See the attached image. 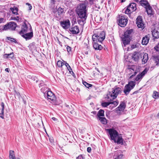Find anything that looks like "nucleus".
<instances>
[{"label": "nucleus", "instance_id": "58836bf2", "mask_svg": "<svg viewBox=\"0 0 159 159\" xmlns=\"http://www.w3.org/2000/svg\"><path fill=\"white\" fill-rule=\"evenodd\" d=\"M83 84L86 87L88 88L93 86L92 84H89L85 81H83Z\"/></svg>", "mask_w": 159, "mask_h": 159}, {"label": "nucleus", "instance_id": "423d86ee", "mask_svg": "<svg viewBox=\"0 0 159 159\" xmlns=\"http://www.w3.org/2000/svg\"><path fill=\"white\" fill-rule=\"evenodd\" d=\"M53 12L55 14L57 17L61 18L64 13V8L60 7H57L56 8L53 9Z\"/></svg>", "mask_w": 159, "mask_h": 159}, {"label": "nucleus", "instance_id": "dca6fc26", "mask_svg": "<svg viewBox=\"0 0 159 159\" xmlns=\"http://www.w3.org/2000/svg\"><path fill=\"white\" fill-rule=\"evenodd\" d=\"M48 99L52 101L55 100V97L54 95L51 91H48L46 93Z\"/></svg>", "mask_w": 159, "mask_h": 159}, {"label": "nucleus", "instance_id": "bb28decb", "mask_svg": "<svg viewBox=\"0 0 159 159\" xmlns=\"http://www.w3.org/2000/svg\"><path fill=\"white\" fill-rule=\"evenodd\" d=\"M1 106L2 107L1 112L0 113V117L2 119H4V104L3 102L1 103Z\"/></svg>", "mask_w": 159, "mask_h": 159}, {"label": "nucleus", "instance_id": "e2e57ef3", "mask_svg": "<svg viewBox=\"0 0 159 159\" xmlns=\"http://www.w3.org/2000/svg\"><path fill=\"white\" fill-rule=\"evenodd\" d=\"M96 69L97 70L99 73H100V71L98 69V68H96Z\"/></svg>", "mask_w": 159, "mask_h": 159}, {"label": "nucleus", "instance_id": "5701e85b", "mask_svg": "<svg viewBox=\"0 0 159 159\" xmlns=\"http://www.w3.org/2000/svg\"><path fill=\"white\" fill-rule=\"evenodd\" d=\"M131 89H132L129 87V86L126 84L124 87V92L125 95H127L129 94Z\"/></svg>", "mask_w": 159, "mask_h": 159}, {"label": "nucleus", "instance_id": "3c124183", "mask_svg": "<svg viewBox=\"0 0 159 159\" xmlns=\"http://www.w3.org/2000/svg\"><path fill=\"white\" fill-rule=\"evenodd\" d=\"M122 156V154H120L118 155L117 157L115 158L114 159H121Z\"/></svg>", "mask_w": 159, "mask_h": 159}, {"label": "nucleus", "instance_id": "39448f33", "mask_svg": "<svg viewBox=\"0 0 159 159\" xmlns=\"http://www.w3.org/2000/svg\"><path fill=\"white\" fill-rule=\"evenodd\" d=\"M118 24L121 27H124L128 23L127 16L121 14L118 16Z\"/></svg>", "mask_w": 159, "mask_h": 159}, {"label": "nucleus", "instance_id": "b1692460", "mask_svg": "<svg viewBox=\"0 0 159 159\" xmlns=\"http://www.w3.org/2000/svg\"><path fill=\"white\" fill-rule=\"evenodd\" d=\"M142 53L143 54L142 56L143 58L142 59V62L144 64H145L147 62L148 59V54L146 53Z\"/></svg>", "mask_w": 159, "mask_h": 159}, {"label": "nucleus", "instance_id": "2eb2a0df", "mask_svg": "<svg viewBox=\"0 0 159 159\" xmlns=\"http://www.w3.org/2000/svg\"><path fill=\"white\" fill-rule=\"evenodd\" d=\"M76 12L80 18L86 19L87 16L86 11H76Z\"/></svg>", "mask_w": 159, "mask_h": 159}, {"label": "nucleus", "instance_id": "09e8293b", "mask_svg": "<svg viewBox=\"0 0 159 159\" xmlns=\"http://www.w3.org/2000/svg\"><path fill=\"white\" fill-rule=\"evenodd\" d=\"M66 50L68 52H70L71 51V48L69 46H67L66 47Z\"/></svg>", "mask_w": 159, "mask_h": 159}, {"label": "nucleus", "instance_id": "7c9ffc66", "mask_svg": "<svg viewBox=\"0 0 159 159\" xmlns=\"http://www.w3.org/2000/svg\"><path fill=\"white\" fill-rule=\"evenodd\" d=\"M127 85H128V86H129V87L131 89H133L135 86V81H130L129 82L128 84Z\"/></svg>", "mask_w": 159, "mask_h": 159}, {"label": "nucleus", "instance_id": "4be33fe9", "mask_svg": "<svg viewBox=\"0 0 159 159\" xmlns=\"http://www.w3.org/2000/svg\"><path fill=\"white\" fill-rule=\"evenodd\" d=\"M152 34L154 38L157 39L159 38V31L155 29L152 31Z\"/></svg>", "mask_w": 159, "mask_h": 159}, {"label": "nucleus", "instance_id": "052dcab7", "mask_svg": "<svg viewBox=\"0 0 159 159\" xmlns=\"http://www.w3.org/2000/svg\"><path fill=\"white\" fill-rule=\"evenodd\" d=\"M5 70L7 71V72H9V69L7 68H6L5 69Z\"/></svg>", "mask_w": 159, "mask_h": 159}, {"label": "nucleus", "instance_id": "c9c22d12", "mask_svg": "<svg viewBox=\"0 0 159 159\" xmlns=\"http://www.w3.org/2000/svg\"><path fill=\"white\" fill-rule=\"evenodd\" d=\"M97 116L98 117H100V116H104V111L103 110L100 109L98 112L97 114Z\"/></svg>", "mask_w": 159, "mask_h": 159}, {"label": "nucleus", "instance_id": "f704fd0d", "mask_svg": "<svg viewBox=\"0 0 159 159\" xmlns=\"http://www.w3.org/2000/svg\"><path fill=\"white\" fill-rule=\"evenodd\" d=\"M99 120L102 123L106 124L107 123V120L105 117H99Z\"/></svg>", "mask_w": 159, "mask_h": 159}, {"label": "nucleus", "instance_id": "c85d7f7f", "mask_svg": "<svg viewBox=\"0 0 159 159\" xmlns=\"http://www.w3.org/2000/svg\"><path fill=\"white\" fill-rule=\"evenodd\" d=\"M123 42L124 46H125L126 45L129 44L130 42L129 38L124 37L123 38Z\"/></svg>", "mask_w": 159, "mask_h": 159}, {"label": "nucleus", "instance_id": "ddd939ff", "mask_svg": "<svg viewBox=\"0 0 159 159\" xmlns=\"http://www.w3.org/2000/svg\"><path fill=\"white\" fill-rule=\"evenodd\" d=\"M31 29V27H30V29H29L26 24L23 25L21 27V30L19 32V34L21 35L24 34L29 32V30L30 31Z\"/></svg>", "mask_w": 159, "mask_h": 159}, {"label": "nucleus", "instance_id": "de8ad7c7", "mask_svg": "<svg viewBox=\"0 0 159 159\" xmlns=\"http://www.w3.org/2000/svg\"><path fill=\"white\" fill-rule=\"evenodd\" d=\"M7 39L8 40H11L12 42H15L16 41V39L14 38H12L9 37H7Z\"/></svg>", "mask_w": 159, "mask_h": 159}, {"label": "nucleus", "instance_id": "2f4dec72", "mask_svg": "<svg viewBox=\"0 0 159 159\" xmlns=\"http://www.w3.org/2000/svg\"><path fill=\"white\" fill-rule=\"evenodd\" d=\"M10 10L13 14L16 15L18 14V8L17 7H11L10 8Z\"/></svg>", "mask_w": 159, "mask_h": 159}, {"label": "nucleus", "instance_id": "c756f323", "mask_svg": "<svg viewBox=\"0 0 159 159\" xmlns=\"http://www.w3.org/2000/svg\"><path fill=\"white\" fill-rule=\"evenodd\" d=\"M140 4L143 6H146L147 7L149 4L147 1L144 0H141L140 1Z\"/></svg>", "mask_w": 159, "mask_h": 159}, {"label": "nucleus", "instance_id": "69168bd1", "mask_svg": "<svg viewBox=\"0 0 159 159\" xmlns=\"http://www.w3.org/2000/svg\"><path fill=\"white\" fill-rule=\"evenodd\" d=\"M23 101H24V103L25 104H26V102L25 101H24V100H23Z\"/></svg>", "mask_w": 159, "mask_h": 159}, {"label": "nucleus", "instance_id": "f03ea898", "mask_svg": "<svg viewBox=\"0 0 159 159\" xmlns=\"http://www.w3.org/2000/svg\"><path fill=\"white\" fill-rule=\"evenodd\" d=\"M121 91V89L119 87L113 88L111 91H109L107 95V98L108 101H111L115 99L120 94Z\"/></svg>", "mask_w": 159, "mask_h": 159}, {"label": "nucleus", "instance_id": "72a5a7b5", "mask_svg": "<svg viewBox=\"0 0 159 159\" xmlns=\"http://www.w3.org/2000/svg\"><path fill=\"white\" fill-rule=\"evenodd\" d=\"M9 158L13 159H16L15 156L14 154V151L12 150H10L9 151Z\"/></svg>", "mask_w": 159, "mask_h": 159}, {"label": "nucleus", "instance_id": "473e14b6", "mask_svg": "<svg viewBox=\"0 0 159 159\" xmlns=\"http://www.w3.org/2000/svg\"><path fill=\"white\" fill-rule=\"evenodd\" d=\"M146 11L148 15H151L152 12V9L150 5L146 8Z\"/></svg>", "mask_w": 159, "mask_h": 159}, {"label": "nucleus", "instance_id": "4d7b16f0", "mask_svg": "<svg viewBox=\"0 0 159 159\" xmlns=\"http://www.w3.org/2000/svg\"><path fill=\"white\" fill-rule=\"evenodd\" d=\"M49 140L50 142L52 143H53V139L52 138H49Z\"/></svg>", "mask_w": 159, "mask_h": 159}, {"label": "nucleus", "instance_id": "a211bd4d", "mask_svg": "<svg viewBox=\"0 0 159 159\" xmlns=\"http://www.w3.org/2000/svg\"><path fill=\"white\" fill-rule=\"evenodd\" d=\"M126 107V104L124 102H121L119 106L116 108V111H122L124 110Z\"/></svg>", "mask_w": 159, "mask_h": 159}, {"label": "nucleus", "instance_id": "f8f14e48", "mask_svg": "<svg viewBox=\"0 0 159 159\" xmlns=\"http://www.w3.org/2000/svg\"><path fill=\"white\" fill-rule=\"evenodd\" d=\"M143 54L142 53L134 52L132 56V59L135 61H138L140 58H142Z\"/></svg>", "mask_w": 159, "mask_h": 159}, {"label": "nucleus", "instance_id": "79ce46f5", "mask_svg": "<svg viewBox=\"0 0 159 159\" xmlns=\"http://www.w3.org/2000/svg\"><path fill=\"white\" fill-rule=\"evenodd\" d=\"M65 65L68 70L69 71L70 73H71V71H72V70L70 66L69 65V64L67 63L66 62L65 63Z\"/></svg>", "mask_w": 159, "mask_h": 159}, {"label": "nucleus", "instance_id": "f3484780", "mask_svg": "<svg viewBox=\"0 0 159 159\" xmlns=\"http://www.w3.org/2000/svg\"><path fill=\"white\" fill-rule=\"evenodd\" d=\"M21 35L26 40L29 39H31L33 37V33L32 32H27Z\"/></svg>", "mask_w": 159, "mask_h": 159}, {"label": "nucleus", "instance_id": "774afa93", "mask_svg": "<svg viewBox=\"0 0 159 159\" xmlns=\"http://www.w3.org/2000/svg\"><path fill=\"white\" fill-rule=\"evenodd\" d=\"M157 116L159 117V112L157 114Z\"/></svg>", "mask_w": 159, "mask_h": 159}, {"label": "nucleus", "instance_id": "49530a36", "mask_svg": "<svg viewBox=\"0 0 159 159\" xmlns=\"http://www.w3.org/2000/svg\"><path fill=\"white\" fill-rule=\"evenodd\" d=\"M11 19L13 20H16L17 21H19V18L18 16H17L16 17H11Z\"/></svg>", "mask_w": 159, "mask_h": 159}, {"label": "nucleus", "instance_id": "7ed1b4c3", "mask_svg": "<svg viewBox=\"0 0 159 159\" xmlns=\"http://www.w3.org/2000/svg\"><path fill=\"white\" fill-rule=\"evenodd\" d=\"M105 38V33L104 31H102L99 33L95 34L92 36L93 41L101 43Z\"/></svg>", "mask_w": 159, "mask_h": 159}, {"label": "nucleus", "instance_id": "680f3d73", "mask_svg": "<svg viewBox=\"0 0 159 159\" xmlns=\"http://www.w3.org/2000/svg\"><path fill=\"white\" fill-rule=\"evenodd\" d=\"M126 0H121V2H125Z\"/></svg>", "mask_w": 159, "mask_h": 159}, {"label": "nucleus", "instance_id": "4468645a", "mask_svg": "<svg viewBox=\"0 0 159 159\" xmlns=\"http://www.w3.org/2000/svg\"><path fill=\"white\" fill-rule=\"evenodd\" d=\"M69 31L72 34H76L79 33V27L77 25L72 26L69 29Z\"/></svg>", "mask_w": 159, "mask_h": 159}, {"label": "nucleus", "instance_id": "9b49d317", "mask_svg": "<svg viewBox=\"0 0 159 159\" xmlns=\"http://www.w3.org/2000/svg\"><path fill=\"white\" fill-rule=\"evenodd\" d=\"M136 24L139 28L143 29L144 28V24L143 22L142 16H139L136 19Z\"/></svg>", "mask_w": 159, "mask_h": 159}, {"label": "nucleus", "instance_id": "6e6d98bb", "mask_svg": "<svg viewBox=\"0 0 159 159\" xmlns=\"http://www.w3.org/2000/svg\"><path fill=\"white\" fill-rule=\"evenodd\" d=\"M52 119L54 121H57V120H58L57 119L55 118V117H53L52 118Z\"/></svg>", "mask_w": 159, "mask_h": 159}, {"label": "nucleus", "instance_id": "864d4df0", "mask_svg": "<svg viewBox=\"0 0 159 159\" xmlns=\"http://www.w3.org/2000/svg\"><path fill=\"white\" fill-rule=\"evenodd\" d=\"M91 150V149L90 147H88L87 148V151L88 152H90Z\"/></svg>", "mask_w": 159, "mask_h": 159}, {"label": "nucleus", "instance_id": "f257e3e1", "mask_svg": "<svg viewBox=\"0 0 159 159\" xmlns=\"http://www.w3.org/2000/svg\"><path fill=\"white\" fill-rule=\"evenodd\" d=\"M107 130L108 131L111 139L113 140L115 143L118 144L122 143V138L119 136L118 133L116 130L113 129H107Z\"/></svg>", "mask_w": 159, "mask_h": 159}, {"label": "nucleus", "instance_id": "0e129e2a", "mask_svg": "<svg viewBox=\"0 0 159 159\" xmlns=\"http://www.w3.org/2000/svg\"><path fill=\"white\" fill-rule=\"evenodd\" d=\"M92 113H93L94 114H95L96 113V111H93V112H92Z\"/></svg>", "mask_w": 159, "mask_h": 159}, {"label": "nucleus", "instance_id": "13d9d810", "mask_svg": "<svg viewBox=\"0 0 159 159\" xmlns=\"http://www.w3.org/2000/svg\"><path fill=\"white\" fill-rule=\"evenodd\" d=\"M139 92V91H138V90L135 91L133 93V94H135L137 93H138Z\"/></svg>", "mask_w": 159, "mask_h": 159}, {"label": "nucleus", "instance_id": "cd10ccee", "mask_svg": "<svg viewBox=\"0 0 159 159\" xmlns=\"http://www.w3.org/2000/svg\"><path fill=\"white\" fill-rule=\"evenodd\" d=\"M86 19L85 18H81L78 19L77 20V22L80 25H84V24L85 23V20Z\"/></svg>", "mask_w": 159, "mask_h": 159}, {"label": "nucleus", "instance_id": "a878e982", "mask_svg": "<svg viewBox=\"0 0 159 159\" xmlns=\"http://www.w3.org/2000/svg\"><path fill=\"white\" fill-rule=\"evenodd\" d=\"M132 29H130L129 30H127L124 33V37L129 38V37H130V36L131 34L132 33Z\"/></svg>", "mask_w": 159, "mask_h": 159}, {"label": "nucleus", "instance_id": "ea45409f", "mask_svg": "<svg viewBox=\"0 0 159 159\" xmlns=\"http://www.w3.org/2000/svg\"><path fill=\"white\" fill-rule=\"evenodd\" d=\"M57 65L59 67H61L64 65V63L61 61L59 60L57 61Z\"/></svg>", "mask_w": 159, "mask_h": 159}, {"label": "nucleus", "instance_id": "20e7f679", "mask_svg": "<svg viewBox=\"0 0 159 159\" xmlns=\"http://www.w3.org/2000/svg\"><path fill=\"white\" fill-rule=\"evenodd\" d=\"M126 70L129 75H131L129 77V79H132L139 71V70L137 69V67L134 65L129 66Z\"/></svg>", "mask_w": 159, "mask_h": 159}, {"label": "nucleus", "instance_id": "0eeeda50", "mask_svg": "<svg viewBox=\"0 0 159 159\" xmlns=\"http://www.w3.org/2000/svg\"><path fill=\"white\" fill-rule=\"evenodd\" d=\"M136 9V4L134 3H131L128 6L125 11L126 14H129Z\"/></svg>", "mask_w": 159, "mask_h": 159}, {"label": "nucleus", "instance_id": "4c0bfd02", "mask_svg": "<svg viewBox=\"0 0 159 159\" xmlns=\"http://www.w3.org/2000/svg\"><path fill=\"white\" fill-rule=\"evenodd\" d=\"M154 61H155V63H156V65L157 66H158L159 63V57L157 56L154 57Z\"/></svg>", "mask_w": 159, "mask_h": 159}, {"label": "nucleus", "instance_id": "bf43d9fd", "mask_svg": "<svg viewBox=\"0 0 159 159\" xmlns=\"http://www.w3.org/2000/svg\"><path fill=\"white\" fill-rule=\"evenodd\" d=\"M3 21V18H0V23L2 22Z\"/></svg>", "mask_w": 159, "mask_h": 159}, {"label": "nucleus", "instance_id": "6e6552de", "mask_svg": "<svg viewBox=\"0 0 159 159\" xmlns=\"http://www.w3.org/2000/svg\"><path fill=\"white\" fill-rule=\"evenodd\" d=\"M16 26V24L15 22H10L3 26V30H7L8 29L14 30Z\"/></svg>", "mask_w": 159, "mask_h": 159}, {"label": "nucleus", "instance_id": "37998d69", "mask_svg": "<svg viewBox=\"0 0 159 159\" xmlns=\"http://www.w3.org/2000/svg\"><path fill=\"white\" fill-rule=\"evenodd\" d=\"M47 87H46V86H45L43 87H42L41 89V90L42 92L44 93V92L45 91H46V92L47 91Z\"/></svg>", "mask_w": 159, "mask_h": 159}, {"label": "nucleus", "instance_id": "e433bc0d", "mask_svg": "<svg viewBox=\"0 0 159 159\" xmlns=\"http://www.w3.org/2000/svg\"><path fill=\"white\" fill-rule=\"evenodd\" d=\"M152 97L155 99L158 98L159 97V93L156 91H154L153 93Z\"/></svg>", "mask_w": 159, "mask_h": 159}, {"label": "nucleus", "instance_id": "6ab92c4d", "mask_svg": "<svg viewBox=\"0 0 159 159\" xmlns=\"http://www.w3.org/2000/svg\"><path fill=\"white\" fill-rule=\"evenodd\" d=\"M76 11H86V6L85 4H81L78 7Z\"/></svg>", "mask_w": 159, "mask_h": 159}, {"label": "nucleus", "instance_id": "c03bdc74", "mask_svg": "<svg viewBox=\"0 0 159 159\" xmlns=\"http://www.w3.org/2000/svg\"><path fill=\"white\" fill-rule=\"evenodd\" d=\"M7 56L6 57L7 58H8V57H13V53H10V54H5L4 55V56Z\"/></svg>", "mask_w": 159, "mask_h": 159}, {"label": "nucleus", "instance_id": "9d476101", "mask_svg": "<svg viewBox=\"0 0 159 159\" xmlns=\"http://www.w3.org/2000/svg\"><path fill=\"white\" fill-rule=\"evenodd\" d=\"M60 23L62 28L65 30L69 28L70 25V21L68 19L60 21Z\"/></svg>", "mask_w": 159, "mask_h": 159}, {"label": "nucleus", "instance_id": "a19ab883", "mask_svg": "<svg viewBox=\"0 0 159 159\" xmlns=\"http://www.w3.org/2000/svg\"><path fill=\"white\" fill-rule=\"evenodd\" d=\"M110 102H104L102 103V105L103 107H106L110 105Z\"/></svg>", "mask_w": 159, "mask_h": 159}, {"label": "nucleus", "instance_id": "1a4fd4ad", "mask_svg": "<svg viewBox=\"0 0 159 159\" xmlns=\"http://www.w3.org/2000/svg\"><path fill=\"white\" fill-rule=\"evenodd\" d=\"M148 70L145 68L142 72L139 74L135 79V81L139 83L142 80L143 76L147 73Z\"/></svg>", "mask_w": 159, "mask_h": 159}, {"label": "nucleus", "instance_id": "5fc2aeb1", "mask_svg": "<svg viewBox=\"0 0 159 159\" xmlns=\"http://www.w3.org/2000/svg\"><path fill=\"white\" fill-rule=\"evenodd\" d=\"M15 96H17L18 98L20 96V94L19 93H17L16 92V93L15 94Z\"/></svg>", "mask_w": 159, "mask_h": 159}, {"label": "nucleus", "instance_id": "aec40b11", "mask_svg": "<svg viewBox=\"0 0 159 159\" xmlns=\"http://www.w3.org/2000/svg\"><path fill=\"white\" fill-rule=\"evenodd\" d=\"M98 42L93 41V47L95 50H100L102 49V47L101 45H99L97 43Z\"/></svg>", "mask_w": 159, "mask_h": 159}, {"label": "nucleus", "instance_id": "a18cd8bd", "mask_svg": "<svg viewBox=\"0 0 159 159\" xmlns=\"http://www.w3.org/2000/svg\"><path fill=\"white\" fill-rule=\"evenodd\" d=\"M154 48L156 51L159 52V42L154 47Z\"/></svg>", "mask_w": 159, "mask_h": 159}, {"label": "nucleus", "instance_id": "412c9836", "mask_svg": "<svg viewBox=\"0 0 159 159\" xmlns=\"http://www.w3.org/2000/svg\"><path fill=\"white\" fill-rule=\"evenodd\" d=\"M110 105H109L108 108L110 110H112L114 107H115L118 104V102L116 101L110 102Z\"/></svg>", "mask_w": 159, "mask_h": 159}, {"label": "nucleus", "instance_id": "393cba45", "mask_svg": "<svg viewBox=\"0 0 159 159\" xmlns=\"http://www.w3.org/2000/svg\"><path fill=\"white\" fill-rule=\"evenodd\" d=\"M149 39V38L148 36H146L145 37H143L142 42V44L144 45H147L148 43Z\"/></svg>", "mask_w": 159, "mask_h": 159}, {"label": "nucleus", "instance_id": "603ef678", "mask_svg": "<svg viewBox=\"0 0 159 159\" xmlns=\"http://www.w3.org/2000/svg\"><path fill=\"white\" fill-rule=\"evenodd\" d=\"M76 159H83V157L82 155H80L76 158Z\"/></svg>", "mask_w": 159, "mask_h": 159}, {"label": "nucleus", "instance_id": "8fccbe9b", "mask_svg": "<svg viewBox=\"0 0 159 159\" xmlns=\"http://www.w3.org/2000/svg\"><path fill=\"white\" fill-rule=\"evenodd\" d=\"M26 4L28 6L29 10H31L32 8V7L31 4L28 3H26Z\"/></svg>", "mask_w": 159, "mask_h": 159}, {"label": "nucleus", "instance_id": "338daca9", "mask_svg": "<svg viewBox=\"0 0 159 159\" xmlns=\"http://www.w3.org/2000/svg\"><path fill=\"white\" fill-rule=\"evenodd\" d=\"M135 1L137 2H139V0H135Z\"/></svg>", "mask_w": 159, "mask_h": 159}]
</instances>
